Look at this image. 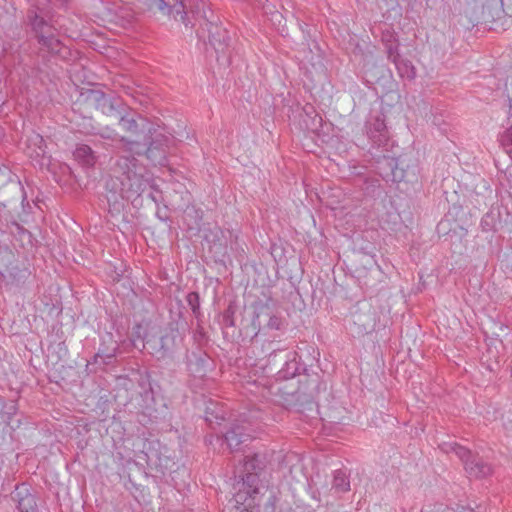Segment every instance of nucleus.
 <instances>
[{
    "label": "nucleus",
    "instance_id": "f257e3e1",
    "mask_svg": "<svg viewBox=\"0 0 512 512\" xmlns=\"http://www.w3.org/2000/svg\"><path fill=\"white\" fill-rule=\"evenodd\" d=\"M174 142L171 134L155 127L143 141L138 140L139 150L117 158L105 180L103 192L111 216H118L124 210L126 201L139 197L150 184L149 178L143 174L144 168L138 166L136 156L145 155L153 165L167 166Z\"/></svg>",
    "mask_w": 512,
    "mask_h": 512
},
{
    "label": "nucleus",
    "instance_id": "f03ea898",
    "mask_svg": "<svg viewBox=\"0 0 512 512\" xmlns=\"http://www.w3.org/2000/svg\"><path fill=\"white\" fill-rule=\"evenodd\" d=\"M267 464L266 457L260 453L245 457L242 467L238 471L240 488L234 495L235 502L241 506L235 507V512H251L249 508L258 505L257 497L265 488L260 476Z\"/></svg>",
    "mask_w": 512,
    "mask_h": 512
},
{
    "label": "nucleus",
    "instance_id": "7ed1b4c3",
    "mask_svg": "<svg viewBox=\"0 0 512 512\" xmlns=\"http://www.w3.org/2000/svg\"><path fill=\"white\" fill-rule=\"evenodd\" d=\"M297 389H289L286 385L279 389V402L287 410L303 413L318 408L321 392H326L327 386L316 372L306 373L298 381Z\"/></svg>",
    "mask_w": 512,
    "mask_h": 512
},
{
    "label": "nucleus",
    "instance_id": "20e7f679",
    "mask_svg": "<svg viewBox=\"0 0 512 512\" xmlns=\"http://www.w3.org/2000/svg\"><path fill=\"white\" fill-rule=\"evenodd\" d=\"M144 347L158 360L170 358L179 348L183 337L179 331L178 322H169L160 336L150 335L142 338Z\"/></svg>",
    "mask_w": 512,
    "mask_h": 512
},
{
    "label": "nucleus",
    "instance_id": "39448f33",
    "mask_svg": "<svg viewBox=\"0 0 512 512\" xmlns=\"http://www.w3.org/2000/svg\"><path fill=\"white\" fill-rule=\"evenodd\" d=\"M439 448L446 454L454 453L463 463L469 478L482 479L493 473L491 464L455 441L442 442Z\"/></svg>",
    "mask_w": 512,
    "mask_h": 512
},
{
    "label": "nucleus",
    "instance_id": "423d86ee",
    "mask_svg": "<svg viewBox=\"0 0 512 512\" xmlns=\"http://www.w3.org/2000/svg\"><path fill=\"white\" fill-rule=\"evenodd\" d=\"M268 367L271 372L277 370L278 380H287L296 376L303 378L306 373H310L301 362V357L294 351L279 350L270 353Z\"/></svg>",
    "mask_w": 512,
    "mask_h": 512
},
{
    "label": "nucleus",
    "instance_id": "0eeeda50",
    "mask_svg": "<svg viewBox=\"0 0 512 512\" xmlns=\"http://www.w3.org/2000/svg\"><path fill=\"white\" fill-rule=\"evenodd\" d=\"M116 119L118 120V126L129 139L143 141L155 128V125L148 118L126 105Z\"/></svg>",
    "mask_w": 512,
    "mask_h": 512
},
{
    "label": "nucleus",
    "instance_id": "6e6552de",
    "mask_svg": "<svg viewBox=\"0 0 512 512\" xmlns=\"http://www.w3.org/2000/svg\"><path fill=\"white\" fill-rule=\"evenodd\" d=\"M142 402L138 413V421L141 424H152L168 418L170 412L164 399L156 398L152 392H146L142 396Z\"/></svg>",
    "mask_w": 512,
    "mask_h": 512
},
{
    "label": "nucleus",
    "instance_id": "1a4fd4ad",
    "mask_svg": "<svg viewBox=\"0 0 512 512\" xmlns=\"http://www.w3.org/2000/svg\"><path fill=\"white\" fill-rule=\"evenodd\" d=\"M84 95L87 102L108 117L116 118L125 107L121 98L99 89H89Z\"/></svg>",
    "mask_w": 512,
    "mask_h": 512
},
{
    "label": "nucleus",
    "instance_id": "9d476101",
    "mask_svg": "<svg viewBox=\"0 0 512 512\" xmlns=\"http://www.w3.org/2000/svg\"><path fill=\"white\" fill-rule=\"evenodd\" d=\"M185 364L189 374L198 379H204L215 368L214 360L203 348L199 347L187 350Z\"/></svg>",
    "mask_w": 512,
    "mask_h": 512
},
{
    "label": "nucleus",
    "instance_id": "9b49d317",
    "mask_svg": "<svg viewBox=\"0 0 512 512\" xmlns=\"http://www.w3.org/2000/svg\"><path fill=\"white\" fill-rule=\"evenodd\" d=\"M202 17L205 21L203 29L208 33L209 43L213 46L218 56L219 54H225L231 40L227 29L217 22V17L214 15L208 16L204 12Z\"/></svg>",
    "mask_w": 512,
    "mask_h": 512
},
{
    "label": "nucleus",
    "instance_id": "f8f14e48",
    "mask_svg": "<svg viewBox=\"0 0 512 512\" xmlns=\"http://www.w3.org/2000/svg\"><path fill=\"white\" fill-rule=\"evenodd\" d=\"M368 138L377 147H386L389 143V133L385 124V116L381 112L370 114L365 123Z\"/></svg>",
    "mask_w": 512,
    "mask_h": 512
},
{
    "label": "nucleus",
    "instance_id": "ddd939ff",
    "mask_svg": "<svg viewBox=\"0 0 512 512\" xmlns=\"http://www.w3.org/2000/svg\"><path fill=\"white\" fill-rule=\"evenodd\" d=\"M11 500L19 512H38L35 491L27 483L15 485L11 493Z\"/></svg>",
    "mask_w": 512,
    "mask_h": 512
},
{
    "label": "nucleus",
    "instance_id": "4468645a",
    "mask_svg": "<svg viewBox=\"0 0 512 512\" xmlns=\"http://www.w3.org/2000/svg\"><path fill=\"white\" fill-rule=\"evenodd\" d=\"M119 350L118 341L114 339L112 333H106L101 338L98 352L93 356V360L89 361V364H97L102 367L110 365L114 362Z\"/></svg>",
    "mask_w": 512,
    "mask_h": 512
},
{
    "label": "nucleus",
    "instance_id": "2eb2a0df",
    "mask_svg": "<svg viewBox=\"0 0 512 512\" xmlns=\"http://www.w3.org/2000/svg\"><path fill=\"white\" fill-rule=\"evenodd\" d=\"M96 134L102 139L111 140L113 142L112 147L117 152H125L129 154L130 151H137L141 148L138 140L129 139L126 136L119 135L118 132L109 127L103 128Z\"/></svg>",
    "mask_w": 512,
    "mask_h": 512
},
{
    "label": "nucleus",
    "instance_id": "dca6fc26",
    "mask_svg": "<svg viewBox=\"0 0 512 512\" xmlns=\"http://www.w3.org/2000/svg\"><path fill=\"white\" fill-rule=\"evenodd\" d=\"M378 157L379 174L383 179L397 182L405 180L403 170L398 168L397 158L385 154Z\"/></svg>",
    "mask_w": 512,
    "mask_h": 512
},
{
    "label": "nucleus",
    "instance_id": "f3484780",
    "mask_svg": "<svg viewBox=\"0 0 512 512\" xmlns=\"http://www.w3.org/2000/svg\"><path fill=\"white\" fill-rule=\"evenodd\" d=\"M224 441L231 452L240 449L242 444H245L251 439V434L244 425L232 424L231 427L224 434Z\"/></svg>",
    "mask_w": 512,
    "mask_h": 512
},
{
    "label": "nucleus",
    "instance_id": "a211bd4d",
    "mask_svg": "<svg viewBox=\"0 0 512 512\" xmlns=\"http://www.w3.org/2000/svg\"><path fill=\"white\" fill-rule=\"evenodd\" d=\"M147 11L160 12L164 15H169L173 9L179 13L180 9H184V0H137Z\"/></svg>",
    "mask_w": 512,
    "mask_h": 512
},
{
    "label": "nucleus",
    "instance_id": "6ab92c4d",
    "mask_svg": "<svg viewBox=\"0 0 512 512\" xmlns=\"http://www.w3.org/2000/svg\"><path fill=\"white\" fill-rule=\"evenodd\" d=\"M274 314V301L270 298L265 301L259 300L254 304V315L252 324L254 327L262 328L265 319Z\"/></svg>",
    "mask_w": 512,
    "mask_h": 512
},
{
    "label": "nucleus",
    "instance_id": "aec40b11",
    "mask_svg": "<svg viewBox=\"0 0 512 512\" xmlns=\"http://www.w3.org/2000/svg\"><path fill=\"white\" fill-rule=\"evenodd\" d=\"M27 19L37 39L40 38L41 34H47L54 30V27L34 10L28 12Z\"/></svg>",
    "mask_w": 512,
    "mask_h": 512
},
{
    "label": "nucleus",
    "instance_id": "412c9836",
    "mask_svg": "<svg viewBox=\"0 0 512 512\" xmlns=\"http://www.w3.org/2000/svg\"><path fill=\"white\" fill-rule=\"evenodd\" d=\"M381 42L385 48V53L389 61L400 55L399 41L393 30L385 29L381 35Z\"/></svg>",
    "mask_w": 512,
    "mask_h": 512
},
{
    "label": "nucleus",
    "instance_id": "4be33fe9",
    "mask_svg": "<svg viewBox=\"0 0 512 512\" xmlns=\"http://www.w3.org/2000/svg\"><path fill=\"white\" fill-rule=\"evenodd\" d=\"M397 70V73L400 78L413 80L416 77V68L412 64V62L408 59L403 58L401 55L390 60Z\"/></svg>",
    "mask_w": 512,
    "mask_h": 512
},
{
    "label": "nucleus",
    "instance_id": "5701e85b",
    "mask_svg": "<svg viewBox=\"0 0 512 512\" xmlns=\"http://www.w3.org/2000/svg\"><path fill=\"white\" fill-rule=\"evenodd\" d=\"M75 159L84 167H93L97 161V156L92 148L86 144H80L73 153Z\"/></svg>",
    "mask_w": 512,
    "mask_h": 512
},
{
    "label": "nucleus",
    "instance_id": "b1692460",
    "mask_svg": "<svg viewBox=\"0 0 512 512\" xmlns=\"http://www.w3.org/2000/svg\"><path fill=\"white\" fill-rule=\"evenodd\" d=\"M38 43L42 48L47 49V51L51 54H59L62 49V43L55 36V29L53 32H48L47 34H41L40 38L37 39Z\"/></svg>",
    "mask_w": 512,
    "mask_h": 512
},
{
    "label": "nucleus",
    "instance_id": "393cba45",
    "mask_svg": "<svg viewBox=\"0 0 512 512\" xmlns=\"http://www.w3.org/2000/svg\"><path fill=\"white\" fill-rule=\"evenodd\" d=\"M332 489L335 493H345L350 490V480L346 469H337L334 471Z\"/></svg>",
    "mask_w": 512,
    "mask_h": 512
},
{
    "label": "nucleus",
    "instance_id": "a878e982",
    "mask_svg": "<svg viewBox=\"0 0 512 512\" xmlns=\"http://www.w3.org/2000/svg\"><path fill=\"white\" fill-rule=\"evenodd\" d=\"M31 272L27 268L11 266L7 268V278L12 285L21 286L29 278Z\"/></svg>",
    "mask_w": 512,
    "mask_h": 512
},
{
    "label": "nucleus",
    "instance_id": "bb28decb",
    "mask_svg": "<svg viewBox=\"0 0 512 512\" xmlns=\"http://www.w3.org/2000/svg\"><path fill=\"white\" fill-rule=\"evenodd\" d=\"M17 404L12 401L6 404L5 400L0 397V425L9 424L12 417L17 413Z\"/></svg>",
    "mask_w": 512,
    "mask_h": 512
},
{
    "label": "nucleus",
    "instance_id": "cd10ccee",
    "mask_svg": "<svg viewBox=\"0 0 512 512\" xmlns=\"http://www.w3.org/2000/svg\"><path fill=\"white\" fill-rule=\"evenodd\" d=\"M352 320L353 323L358 326L357 332L359 334L367 333L373 328V319L371 318L370 315L365 316L361 313L355 312L352 315Z\"/></svg>",
    "mask_w": 512,
    "mask_h": 512
},
{
    "label": "nucleus",
    "instance_id": "c85d7f7f",
    "mask_svg": "<svg viewBox=\"0 0 512 512\" xmlns=\"http://www.w3.org/2000/svg\"><path fill=\"white\" fill-rule=\"evenodd\" d=\"M187 303L192 310L193 315L198 322L201 321L202 313L200 311V297L197 292H190L186 297Z\"/></svg>",
    "mask_w": 512,
    "mask_h": 512
},
{
    "label": "nucleus",
    "instance_id": "c756f323",
    "mask_svg": "<svg viewBox=\"0 0 512 512\" xmlns=\"http://www.w3.org/2000/svg\"><path fill=\"white\" fill-rule=\"evenodd\" d=\"M235 313H236V306L233 303H230L222 314V325L224 327H234L235 326V319H234Z\"/></svg>",
    "mask_w": 512,
    "mask_h": 512
},
{
    "label": "nucleus",
    "instance_id": "7c9ffc66",
    "mask_svg": "<svg viewBox=\"0 0 512 512\" xmlns=\"http://www.w3.org/2000/svg\"><path fill=\"white\" fill-rule=\"evenodd\" d=\"M29 142H30L31 145H34L36 147L34 151H35L37 156H43L46 153L45 141H44L43 137L40 134L34 133L29 138Z\"/></svg>",
    "mask_w": 512,
    "mask_h": 512
},
{
    "label": "nucleus",
    "instance_id": "2f4dec72",
    "mask_svg": "<svg viewBox=\"0 0 512 512\" xmlns=\"http://www.w3.org/2000/svg\"><path fill=\"white\" fill-rule=\"evenodd\" d=\"M193 340L196 344V347L202 348L205 343H207V335L204 331V328L198 322L197 328L193 332Z\"/></svg>",
    "mask_w": 512,
    "mask_h": 512
},
{
    "label": "nucleus",
    "instance_id": "473e14b6",
    "mask_svg": "<svg viewBox=\"0 0 512 512\" xmlns=\"http://www.w3.org/2000/svg\"><path fill=\"white\" fill-rule=\"evenodd\" d=\"M501 144L512 158V127L504 131L500 138Z\"/></svg>",
    "mask_w": 512,
    "mask_h": 512
},
{
    "label": "nucleus",
    "instance_id": "72a5a7b5",
    "mask_svg": "<svg viewBox=\"0 0 512 512\" xmlns=\"http://www.w3.org/2000/svg\"><path fill=\"white\" fill-rule=\"evenodd\" d=\"M14 191L17 193L18 195V199H21V204H22V208H23V211L25 213L28 212V209H31V205L29 204V202L27 201V196H26V192L24 190V188L21 186V185H15L13 187Z\"/></svg>",
    "mask_w": 512,
    "mask_h": 512
},
{
    "label": "nucleus",
    "instance_id": "f704fd0d",
    "mask_svg": "<svg viewBox=\"0 0 512 512\" xmlns=\"http://www.w3.org/2000/svg\"><path fill=\"white\" fill-rule=\"evenodd\" d=\"M281 326V319L274 313L269 316L268 319L264 320L262 324L263 328H268L270 330H279Z\"/></svg>",
    "mask_w": 512,
    "mask_h": 512
},
{
    "label": "nucleus",
    "instance_id": "c9c22d12",
    "mask_svg": "<svg viewBox=\"0 0 512 512\" xmlns=\"http://www.w3.org/2000/svg\"><path fill=\"white\" fill-rule=\"evenodd\" d=\"M213 418H215L216 420H224L225 413L223 411H221L219 413L217 412L216 414H214L213 412H210V408H207L206 409V421L212 423Z\"/></svg>",
    "mask_w": 512,
    "mask_h": 512
},
{
    "label": "nucleus",
    "instance_id": "e433bc0d",
    "mask_svg": "<svg viewBox=\"0 0 512 512\" xmlns=\"http://www.w3.org/2000/svg\"><path fill=\"white\" fill-rule=\"evenodd\" d=\"M490 216L487 214L482 220H481V226L484 231H489L492 229V226L488 222V219Z\"/></svg>",
    "mask_w": 512,
    "mask_h": 512
},
{
    "label": "nucleus",
    "instance_id": "4c0bfd02",
    "mask_svg": "<svg viewBox=\"0 0 512 512\" xmlns=\"http://www.w3.org/2000/svg\"><path fill=\"white\" fill-rule=\"evenodd\" d=\"M455 512H475L471 506L457 505Z\"/></svg>",
    "mask_w": 512,
    "mask_h": 512
},
{
    "label": "nucleus",
    "instance_id": "58836bf2",
    "mask_svg": "<svg viewBox=\"0 0 512 512\" xmlns=\"http://www.w3.org/2000/svg\"><path fill=\"white\" fill-rule=\"evenodd\" d=\"M5 209H6V204L4 202L0 201V215H2V213L5 211Z\"/></svg>",
    "mask_w": 512,
    "mask_h": 512
},
{
    "label": "nucleus",
    "instance_id": "ea45409f",
    "mask_svg": "<svg viewBox=\"0 0 512 512\" xmlns=\"http://www.w3.org/2000/svg\"><path fill=\"white\" fill-rule=\"evenodd\" d=\"M14 225L16 226L17 230H21V231H22V233H27V231H26V230H24L22 227H20V225H19V224L14 223Z\"/></svg>",
    "mask_w": 512,
    "mask_h": 512
},
{
    "label": "nucleus",
    "instance_id": "a19ab883",
    "mask_svg": "<svg viewBox=\"0 0 512 512\" xmlns=\"http://www.w3.org/2000/svg\"><path fill=\"white\" fill-rule=\"evenodd\" d=\"M219 246H220L223 250H225V249H226V243H219Z\"/></svg>",
    "mask_w": 512,
    "mask_h": 512
}]
</instances>
